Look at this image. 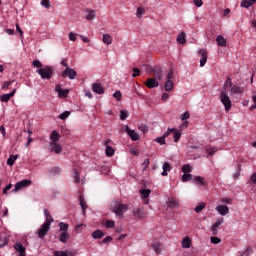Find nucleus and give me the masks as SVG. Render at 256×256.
Instances as JSON below:
<instances>
[{
	"label": "nucleus",
	"mask_w": 256,
	"mask_h": 256,
	"mask_svg": "<svg viewBox=\"0 0 256 256\" xmlns=\"http://www.w3.org/2000/svg\"><path fill=\"white\" fill-rule=\"evenodd\" d=\"M185 37V32H182L178 35L177 41L180 43V45H185L187 43V39Z\"/></svg>",
	"instance_id": "c85d7f7f"
},
{
	"label": "nucleus",
	"mask_w": 256,
	"mask_h": 256,
	"mask_svg": "<svg viewBox=\"0 0 256 256\" xmlns=\"http://www.w3.org/2000/svg\"><path fill=\"white\" fill-rule=\"evenodd\" d=\"M51 173H53L54 175H60L61 174V168L54 167V168H52Z\"/></svg>",
	"instance_id": "4d7b16f0"
},
{
	"label": "nucleus",
	"mask_w": 256,
	"mask_h": 256,
	"mask_svg": "<svg viewBox=\"0 0 256 256\" xmlns=\"http://www.w3.org/2000/svg\"><path fill=\"white\" fill-rule=\"evenodd\" d=\"M133 72L132 77H139L141 75V71L138 68H133Z\"/></svg>",
	"instance_id": "0e129e2a"
},
{
	"label": "nucleus",
	"mask_w": 256,
	"mask_h": 256,
	"mask_svg": "<svg viewBox=\"0 0 256 256\" xmlns=\"http://www.w3.org/2000/svg\"><path fill=\"white\" fill-rule=\"evenodd\" d=\"M191 171H193V167H191V165L189 164H184L182 166V172L185 174L191 173Z\"/></svg>",
	"instance_id": "c9c22d12"
},
{
	"label": "nucleus",
	"mask_w": 256,
	"mask_h": 256,
	"mask_svg": "<svg viewBox=\"0 0 256 256\" xmlns=\"http://www.w3.org/2000/svg\"><path fill=\"white\" fill-rule=\"evenodd\" d=\"M216 211H218L220 215H227L229 213V207L225 205H219L216 207Z\"/></svg>",
	"instance_id": "a211bd4d"
},
{
	"label": "nucleus",
	"mask_w": 256,
	"mask_h": 256,
	"mask_svg": "<svg viewBox=\"0 0 256 256\" xmlns=\"http://www.w3.org/2000/svg\"><path fill=\"white\" fill-rule=\"evenodd\" d=\"M50 151H52L53 153H61L63 151V147H61V144L57 143V142H51L50 143Z\"/></svg>",
	"instance_id": "f8f14e48"
},
{
	"label": "nucleus",
	"mask_w": 256,
	"mask_h": 256,
	"mask_svg": "<svg viewBox=\"0 0 256 256\" xmlns=\"http://www.w3.org/2000/svg\"><path fill=\"white\" fill-rule=\"evenodd\" d=\"M139 131H143L144 133H147V131H149V128L145 125V124H141L138 127Z\"/></svg>",
	"instance_id": "13d9d810"
},
{
	"label": "nucleus",
	"mask_w": 256,
	"mask_h": 256,
	"mask_svg": "<svg viewBox=\"0 0 256 256\" xmlns=\"http://www.w3.org/2000/svg\"><path fill=\"white\" fill-rule=\"evenodd\" d=\"M143 15H145V8L139 7L136 11V16L138 17V19H141Z\"/></svg>",
	"instance_id": "ea45409f"
},
{
	"label": "nucleus",
	"mask_w": 256,
	"mask_h": 256,
	"mask_svg": "<svg viewBox=\"0 0 256 256\" xmlns=\"http://www.w3.org/2000/svg\"><path fill=\"white\" fill-rule=\"evenodd\" d=\"M113 97L114 99H116V101H121V91H116L114 94H113Z\"/></svg>",
	"instance_id": "6e6d98bb"
},
{
	"label": "nucleus",
	"mask_w": 256,
	"mask_h": 256,
	"mask_svg": "<svg viewBox=\"0 0 256 256\" xmlns=\"http://www.w3.org/2000/svg\"><path fill=\"white\" fill-rule=\"evenodd\" d=\"M172 133H173L174 142L178 143V141L181 139V131L174 129V131H172Z\"/></svg>",
	"instance_id": "2f4dec72"
},
{
	"label": "nucleus",
	"mask_w": 256,
	"mask_h": 256,
	"mask_svg": "<svg viewBox=\"0 0 256 256\" xmlns=\"http://www.w3.org/2000/svg\"><path fill=\"white\" fill-rule=\"evenodd\" d=\"M194 183H196V185H205V179L201 176H196L194 178Z\"/></svg>",
	"instance_id": "e433bc0d"
},
{
	"label": "nucleus",
	"mask_w": 256,
	"mask_h": 256,
	"mask_svg": "<svg viewBox=\"0 0 256 256\" xmlns=\"http://www.w3.org/2000/svg\"><path fill=\"white\" fill-rule=\"evenodd\" d=\"M191 180H193L192 174H183L182 176L183 183H187V181H191Z\"/></svg>",
	"instance_id": "c03bdc74"
},
{
	"label": "nucleus",
	"mask_w": 256,
	"mask_h": 256,
	"mask_svg": "<svg viewBox=\"0 0 256 256\" xmlns=\"http://www.w3.org/2000/svg\"><path fill=\"white\" fill-rule=\"evenodd\" d=\"M250 181H251L254 185H256V172H254V173L251 175Z\"/></svg>",
	"instance_id": "774afa93"
},
{
	"label": "nucleus",
	"mask_w": 256,
	"mask_h": 256,
	"mask_svg": "<svg viewBox=\"0 0 256 256\" xmlns=\"http://www.w3.org/2000/svg\"><path fill=\"white\" fill-rule=\"evenodd\" d=\"M133 215L134 217H137V219H145L147 217V212L144 208H134Z\"/></svg>",
	"instance_id": "0eeeda50"
},
{
	"label": "nucleus",
	"mask_w": 256,
	"mask_h": 256,
	"mask_svg": "<svg viewBox=\"0 0 256 256\" xmlns=\"http://www.w3.org/2000/svg\"><path fill=\"white\" fill-rule=\"evenodd\" d=\"M15 93H17V89H14L12 92H10L8 94H3L0 99L3 103H7L9 101V99H11V97H13V95H15Z\"/></svg>",
	"instance_id": "f3484780"
},
{
	"label": "nucleus",
	"mask_w": 256,
	"mask_h": 256,
	"mask_svg": "<svg viewBox=\"0 0 256 256\" xmlns=\"http://www.w3.org/2000/svg\"><path fill=\"white\" fill-rule=\"evenodd\" d=\"M199 55H201L200 67H205V63H207V50L205 49L200 50Z\"/></svg>",
	"instance_id": "2eb2a0df"
},
{
	"label": "nucleus",
	"mask_w": 256,
	"mask_h": 256,
	"mask_svg": "<svg viewBox=\"0 0 256 256\" xmlns=\"http://www.w3.org/2000/svg\"><path fill=\"white\" fill-rule=\"evenodd\" d=\"M36 73L40 75L41 79H46L49 81V79H52L55 71L53 70L52 66H45L44 68L36 70Z\"/></svg>",
	"instance_id": "f257e3e1"
},
{
	"label": "nucleus",
	"mask_w": 256,
	"mask_h": 256,
	"mask_svg": "<svg viewBox=\"0 0 256 256\" xmlns=\"http://www.w3.org/2000/svg\"><path fill=\"white\" fill-rule=\"evenodd\" d=\"M49 229H51V225L49 223H44L40 229H38V237L39 239H44L45 235L49 233Z\"/></svg>",
	"instance_id": "7ed1b4c3"
},
{
	"label": "nucleus",
	"mask_w": 256,
	"mask_h": 256,
	"mask_svg": "<svg viewBox=\"0 0 256 256\" xmlns=\"http://www.w3.org/2000/svg\"><path fill=\"white\" fill-rule=\"evenodd\" d=\"M129 117V112L127 110H121L120 111V119L121 121H125Z\"/></svg>",
	"instance_id": "79ce46f5"
},
{
	"label": "nucleus",
	"mask_w": 256,
	"mask_h": 256,
	"mask_svg": "<svg viewBox=\"0 0 256 256\" xmlns=\"http://www.w3.org/2000/svg\"><path fill=\"white\" fill-rule=\"evenodd\" d=\"M69 233L68 232H62L60 234V238H59V241H61V243H67V241H69Z\"/></svg>",
	"instance_id": "c756f323"
},
{
	"label": "nucleus",
	"mask_w": 256,
	"mask_h": 256,
	"mask_svg": "<svg viewBox=\"0 0 256 256\" xmlns=\"http://www.w3.org/2000/svg\"><path fill=\"white\" fill-rule=\"evenodd\" d=\"M14 249H15V251H17V253H19L18 256H26L25 246H23V244H21V242H17L14 245Z\"/></svg>",
	"instance_id": "ddd939ff"
},
{
	"label": "nucleus",
	"mask_w": 256,
	"mask_h": 256,
	"mask_svg": "<svg viewBox=\"0 0 256 256\" xmlns=\"http://www.w3.org/2000/svg\"><path fill=\"white\" fill-rule=\"evenodd\" d=\"M74 181L75 183H81V178L79 176V171H77V169L74 170Z\"/></svg>",
	"instance_id": "09e8293b"
},
{
	"label": "nucleus",
	"mask_w": 256,
	"mask_h": 256,
	"mask_svg": "<svg viewBox=\"0 0 256 256\" xmlns=\"http://www.w3.org/2000/svg\"><path fill=\"white\" fill-rule=\"evenodd\" d=\"M44 215L46 217V221L44 223L51 225L53 223V217L51 216V213H49L48 209H44Z\"/></svg>",
	"instance_id": "393cba45"
},
{
	"label": "nucleus",
	"mask_w": 256,
	"mask_h": 256,
	"mask_svg": "<svg viewBox=\"0 0 256 256\" xmlns=\"http://www.w3.org/2000/svg\"><path fill=\"white\" fill-rule=\"evenodd\" d=\"M224 219L223 218H219L216 223L213 224V226L211 227V232L212 235H217V233H219L218 229L219 227H221V225H223Z\"/></svg>",
	"instance_id": "9d476101"
},
{
	"label": "nucleus",
	"mask_w": 256,
	"mask_h": 256,
	"mask_svg": "<svg viewBox=\"0 0 256 256\" xmlns=\"http://www.w3.org/2000/svg\"><path fill=\"white\" fill-rule=\"evenodd\" d=\"M50 139L53 141V143H57L59 139H61V135H59V132H57V130H54L50 134Z\"/></svg>",
	"instance_id": "5701e85b"
},
{
	"label": "nucleus",
	"mask_w": 256,
	"mask_h": 256,
	"mask_svg": "<svg viewBox=\"0 0 256 256\" xmlns=\"http://www.w3.org/2000/svg\"><path fill=\"white\" fill-rule=\"evenodd\" d=\"M31 180H22L15 184V191H21L24 187H29Z\"/></svg>",
	"instance_id": "9b49d317"
},
{
	"label": "nucleus",
	"mask_w": 256,
	"mask_h": 256,
	"mask_svg": "<svg viewBox=\"0 0 256 256\" xmlns=\"http://www.w3.org/2000/svg\"><path fill=\"white\" fill-rule=\"evenodd\" d=\"M69 115H71L70 111H65L62 114L59 115V119H61L62 121H65V119H67V117H69Z\"/></svg>",
	"instance_id": "49530a36"
},
{
	"label": "nucleus",
	"mask_w": 256,
	"mask_h": 256,
	"mask_svg": "<svg viewBox=\"0 0 256 256\" xmlns=\"http://www.w3.org/2000/svg\"><path fill=\"white\" fill-rule=\"evenodd\" d=\"M163 172H162V177H167V173L171 171V164L169 162H165L162 166Z\"/></svg>",
	"instance_id": "412c9836"
},
{
	"label": "nucleus",
	"mask_w": 256,
	"mask_h": 256,
	"mask_svg": "<svg viewBox=\"0 0 256 256\" xmlns=\"http://www.w3.org/2000/svg\"><path fill=\"white\" fill-rule=\"evenodd\" d=\"M182 247H183V249H189L191 247V238L185 237L182 240Z\"/></svg>",
	"instance_id": "bb28decb"
},
{
	"label": "nucleus",
	"mask_w": 256,
	"mask_h": 256,
	"mask_svg": "<svg viewBox=\"0 0 256 256\" xmlns=\"http://www.w3.org/2000/svg\"><path fill=\"white\" fill-rule=\"evenodd\" d=\"M206 153H208V155H210V156H213L214 153H217V149L208 148V149H206Z\"/></svg>",
	"instance_id": "680f3d73"
},
{
	"label": "nucleus",
	"mask_w": 256,
	"mask_h": 256,
	"mask_svg": "<svg viewBox=\"0 0 256 256\" xmlns=\"http://www.w3.org/2000/svg\"><path fill=\"white\" fill-rule=\"evenodd\" d=\"M17 159H19L18 155H10V157L7 159V165H9V167H13Z\"/></svg>",
	"instance_id": "b1692460"
},
{
	"label": "nucleus",
	"mask_w": 256,
	"mask_h": 256,
	"mask_svg": "<svg viewBox=\"0 0 256 256\" xmlns=\"http://www.w3.org/2000/svg\"><path fill=\"white\" fill-rule=\"evenodd\" d=\"M252 5L253 3L249 0H243L241 2V7H244L245 9H249Z\"/></svg>",
	"instance_id": "37998d69"
},
{
	"label": "nucleus",
	"mask_w": 256,
	"mask_h": 256,
	"mask_svg": "<svg viewBox=\"0 0 256 256\" xmlns=\"http://www.w3.org/2000/svg\"><path fill=\"white\" fill-rule=\"evenodd\" d=\"M105 236V234L103 233V231L101 230H96L92 233V237L93 239H101Z\"/></svg>",
	"instance_id": "7c9ffc66"
},
{
	"label": "nucleus",
	"mask_w": 256,
	"mask_h": 256,
	"mask_svg": "<svg viewBox=\"0 0 256 256\" xmlns=\"http://www.w3.org/2000/svg\"><path fill=\"white\" fill-rule=\"evenodd\" d=\"M216 42L219 47H226L227 46V40L222 35L217 36Z\"/></svg>",
	"instance_id": "aec40b11"
},
{
	"label": "nucleus",
	"mask_w": 256,
	"mask_h": 256,
	"mask_svg": "<svg viewBox=\"0 0 256 256\" xmlns=\"http://www.w3.org/2000/svg\"><path fill=\"white\" fill-rule=\"evenodd\" d=\"M144 71H147V73H153V67L150 65H144L143 66Z\"/></svg>",
	"instance_id": "69168bd1"
},
{
	"label": "nucleus",
	"mask_w": 256,
	"mask_h": 256,
	"mask_svg": "<svg viewBox=\"0 0 256 256\" xmlns=\"http://www.w3.org/2000/svg\"><path fill=\"white\" fill-rule=\"evenodd\" d=\"M124 131L127 133V135H129L132 141H139V133L135 132V130H131V128H129V126L126 125L124 126Z\"/></svg>",
	"instance_id": "423d86ee"
},
{
	"label": "nucleus",
	"mask_w": 256,
	"mask_h": 256,
	"mask_svg": "<svg viewBox=\"0 0 256 256\" xmlns=\"http://www.w3.org/2000/svg\"><path fill=\"white\" fill-rule=\"evenodd\" d=\"M12 83H15V80L5 81L4 84H3V86H2V89H9V86H10Z\"/></svg>",
	"instance_id": "5fc2aeb1"
},
{
	"label": "nucleus",
	"mask_w": 256,
	"mask_h": 256,
	"mask_svg": "<svg viewBox=\"0 0 256 256\" xmlns=\"http://www.w3.org/2000/svg\"><path fill=\"white\" fill-rule=\"evenodd\" d=\"M210 241L211 243H213V245H219V243L221 242V239L219 237L213 236L210 238Z\"/></svg>",
	"instance_id": "3c124183"
},
{
	"label": "nucleus",
	"mask_w": 256,
	"mask_h": 256,
	"mask_svg": "<svg viewBox=\"0 0 256 256\" xmlns=\"http://www.w3.org/2000/svg\"><path fill=\"white\" fill-rule=\"evenodd\" d=\"M62 77L64 79H66V77H69L71 80H73L75 79V77H77V71H75V69L73 68L67 67L62 73Z\"/></svg>",
	"instance_id": "20e7f679"
},
{
	"label": "nucleus",
	"mask_w": 256,
	"mask_h": 256,
	"mask_svg": "<svg viewBox=\"0 0 256 256\" xmlns=\"http://www.w3.org/2000/svg\"><path fill=\"white\" fill-rule=\"evenodd\" d=\"M113 211L116 215L121 216L127 211V205L116 202Z\"/></svg>",
	"instance_id": "39448f33"
},
{
	"label": "nucleus",
	"mask_w": 256,
	"mask_h": 256,
	"mask_svg": "<svg viewBox=\"0 0 256 256\" xmlns=\"http://www.w3.org/2000/svg\"><path fill=\"white\" fill-rule=\"evenodd\" d=\"M58 227H60V231H62L63 233H67V231L69 229V224H67L65 222H60L58 224Z\"/></svg>",
	"instance_id": "473e14b6"
},
{
	"label": "nucleus",
	"mask_w": 256,
	"mask_h": 256,
	"mask_svg": "<svg viewBox=\"0 0 256 256\" xmlns=\"http://www.w3.org/2000/svg\"><path fill=\"white\" fill-rule=\"evenodd\" d=\"M41 5H42V7H45L46 9L51 8V2L49 0H42Z\"/></svg>",
	"instance_id": "8fccbe9b"
},
{
	"label": "nucleus",
	"mask_w": 256,
	"mask_h": 256,
	"mask_svg": "<svg viewBox=\"0 0 256 256\" xmlns=\"http://www.w3.org/2000/svg\"><path fill=\"white\" fill-rule=\"evenodd\" d=\"M102 41L105 43V45H111L113 43V38H111V35L109 34H104Z\"/></svg>",
	"instance_id": "cd10ccee"
},
{
	"label": "nucleus",
	"mask_w": 256,
	"mask_h": 256,
	"mask_svg": "<svg viewBox=\"0 0 256 256\" xmlns=\"http://www.w3.org/2000/svg\"><path fill=\"white\" fill-rule=\"evenodd\" d=\"M173 87H174L173 80H167L164 84V89L167 92L173 91Z\"/></svg>",
	"instance_id": "a878e982"
},
{
	"label": "nucleus",
	"mask_w": 256,
	"mask_h": 256,
	"mask_svg": "<svg viewBox=\"0 0 256 256\" xmlns=\"http://www.w3.org/2000/svg\"><path fill=\"white\" fill-rule=\"evenodd\" d=\"M92 91L98 95H103V93H105V88L101 83H94L92 84Z\"/></svg>",
	"instance_id": "1a4fd4ad"
},
{
	"label": "nucleus",
	"mask_w": 256,
	"mask_h": 256,
	"mask_svg": "<svg viewBox=\"0 0 256 256\" xmlns=\"http://www.w3.org/2000/svg\"><path fill=\"white\" fill-rule=\"evenodd\" d=\"M143 199H147L149 195H151V191L149 189L140 190Z\"/></svg>",
	"instance_id": "a19ab883"
},
{
	"label": "nucleus",
	"mask_w": 256,
	"mask_h": 256,
	"mask_svg": "<svg viewBox=\"0 0 256 256\" xmlns=\"http://www.w3.org/2000/svg\"><path fill=\"white\" fill-rule=\"evenodd\" d=\"M80 206L83 211V215H85V210L87 209V203L85 202V199L83 196H80Z\"/></svg>",
	"instance_id": "4c0bfd02"
},
{
	"label": "nucleus",
	"mask_w": 256,
	"mask_h": 256,
	"mask_svg": "<svg viewBox=\"0 0 256 256\" xmlns=\"http://www.w3.org/2000/svg\"><path fill=\"white\" fill-rule=\"evenodd\" d=\"M69 95V89H62V91L58 94V97L65 99Z\"/></svg>",
	"instance_id": "a18cd8bd"
},
{
	"label": "nucleus",
	"mask_w": 256,
	"mask_h": 256,
	"mask_svg": "<svg viewBox=\"0 0 256 256\" xmlns=\"http://www.w3.org/2000/svg\"><path fill=\"white\" fill-rule=\"evenodd\" d=\"M67 251H55L54 256H67Z\"/></svg>",
	"instance_id": "052dcab7"
},
{
	"label": "nucleus",
	"mask_w": 256,
	"mask_h": 256,
	"mask_svg": "<svg viewBox=\"0 0 256 256\" xmlns=\"http://www.w3.org/2000/svg\"><path fill=\"white\" fill-rule=\"evenodd\" d=\"M152 73L156 79H161L163 77V72L160 67L153 68Z\"/></svg>",
	"instance_id": "4be33fe9"
},
{
	"label": "nucleus",
	"mask_w": 256,
	"mask_h": 256,
	"mask_svg": "<svg viewBox=\"0 0 256 256\" xmlns=\"http://www.w3.org/2000/svg\"><path fill=\"white\" fill-rule=\"evenodd\" d=\"M151 247L157 255H161V243L159 241L152 242Z\"/></svg>",
	"instance_id": "6ab92c4d"
},
{
	"label": "nucleus",
	"mask_w": 256,
	"mask_h": 256,
	"mask_svg": "<svg viewBox=\"0 0 256 256\" xmlns=\"http://www.w3.org/2000/svg\"><path fill=\"white\" fill-rule=\"evenodd\" d=\"M145 85L148 89H155V87H159V82L155 78H148Z\"/></svg>",
	"instance_id": "4468645a"
},
{
	"label": "nucleus",
	"mask_w": 256,
	"mask_h": 256,
	"mask_svg": "<svg viewBox=\"0 0 256 256\" xmlns=\"http://www.w3.org/2000/svg\"><path fill=\"white\" fill-rule=\"evenodd\" d=\"M106 227H107V229H113V227H115V221L107 220L106 221Z\"/></svg>",
	"instance_id": "603ef678"
},
{
	"label": "nucleus",
	"mask_w": 256,
	"mask_h": 256,
	"mask_svg": "<svg viewBox=\"0 0 256 256\" xmlns=\"http://www.w3.org/2000/svg\"><path fill=\"white\" fill-rule=\"evenodd\" d=\"M220 101L224 105L225 111H231V107H233V104L231 103V98H229V94H227V91L220 92Z\"/></svg>",
	"instance_id": "f03ea898"
},
{
	"label": "nucleus",
	"mask_w": 256,
	"mask_h": 256,
	"mask_svg": "<svg viewBox=\"0 0 256 256\" xmlns=\"http://www.w3.org/2000/svg\"><path fill=\"white\" fill-rule=\"evenodd\" d=\"M230 93H232V95H243V93H245V89L238 84H235L231 87Z\"/></svg>",
	"instance_id": "6e6552de"
},
{
	"label": "nucleus",
	"mask_w": 256,
	"mask_h": 256,
	"mask_svg": "<svg viewBox=\"0 0 256 256\" xmlns=\"http://www.w3.org/2000/svg\"><path fill=\"white\" fill-rule=\"evenodd\" d=\"M148 167H149V159L147 158L142 163V171H147Z\"/></svg>",
	"instance_id": "864d4df0"
},
{
	"label": "nucleus",
	"mask_w": 256,
	"mask_h": 256,
	"mask_svg": "<svg viewBox=\"0 0 256 256\" xmlns=\"http://www.w3.org/2000/svg\"><path fill=\"white\" fill-rule=\"evenodd\" d=\"M107 157H113L115 155V150L111 146H107L105 150Z\"/></svg>",
	"instance_id": "72a5a7b5"
},
{
	"label": "nucleus",
	"mask_w": 256,
	"mask_h": 256,
	"mask_svg": "<svg viewBox=\"0 0 256 256\" xmlns=\"http://www.w3.org/2000/svg\"><path fill=\"white\" fill-rule=\"evenodd\" d=\"M189 117H191V115L189 114V112H184V113L181 115L182 121H187V119H189Z\"/></svg>",
	"instance_id": "e2e57ef3"
},
{
	"label": "nucleus",
	"mask_w": 256,
	"mask_h": 256,
	"mask_svg": "<svg viewBox=\"0 0 256 256\" xmlns=\"http://www.w3.org/2000/svg\"><path fill=\"white\" fill-rule=\"evenodd\" d=\"M224 87L225 89H227V87H233V82L231 81V78H227Z\"/></svg>",
	"instance_id": "bf43d9fd"
},
{
	"label": "nucleus",
	"mask_w": 256,
	"mask_h": 256,
	"mask_svg": "<svg viewBox=\"0 0 256 256\" xmlns=\"http://www.w3.org/2000/svg\"><path fill=\"white\" fill-rule=\"evenodd\" d=\"M167 206L169 207V209H177V207H179V200L175 198H170L167 202Z\"/></svg>",
	"instance_id": "dca6fc26"
},
{
	"label": "nucleus",
	"mask_w": 256,
	"mask_h": 256,
	"mask_svg": "<svg viewBox=\"0 0 256 256\" xmlns=\"http://www.w3.org/2000/svg\"><path fill=\"white\" fill-rule=\"evenodd\" d=\"M157 143H159L160 145H165V137H159L156 139Z\"/></svg>",
	"instance_id": "338daca9"
},
{
	"label": "nucleus",
	"mask_w": 256,
	"mask_h": 256,
	"mask_svg": "<svg viewBox=\"0 0 256 256\" xmlns=\"http://www.w3.org/2000/svg\"><path fill=\"white\" fill-rule=\"evenodd\" d=\"M86 19L88 21H93V18L95 17V10H87Z\"/></svg>",
	"instance_id": "58836bf2"
},
{
	"label": "nucleus",
	"mask_w": 256,
	"mask_h": 256,
	"mask_svg": "<svg viewBox=\"0 0 256 256\" xmlns=\"http://www.w3.org/2000/svg\"><path fill=\"white\" fill-rule=\"evenodd\" d=\"M33 67H36L37 69H43V64L39 60H34L32 62Z\"/></svg>",
	"instance_id": "de8ad7c7"
},
{
	"label": "nucleus",
	"mask_w": 256,
	"mask_h": 256,
	"mask_svg": "<svg viewBox=\"0 0 256 256\" xmlns=\"http://www.w3.org/2000/svg\"><path fill=\"white\" fill-rule=\"evenodd\" d=\"M205 207H206V204L204 202H201V203L198 204V206H196L194 208V211L196 213H201V211H203L205 209Z\"/></svg>",
	"instance_id": "f704fd0d"
}]
</instances>
